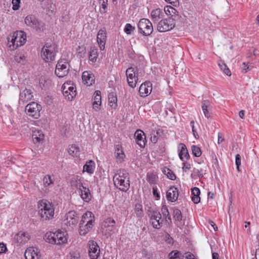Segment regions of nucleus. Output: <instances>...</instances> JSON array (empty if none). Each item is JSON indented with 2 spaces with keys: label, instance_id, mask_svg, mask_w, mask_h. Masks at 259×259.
<instances>
[{
  "label": "nucleus",
  "instance_id": "49530a36",
  "mask_svg": "<svg viewBox=\"0 0 259 259\" xmlns=\"http://www.w3.org/2000/svg\"><path fill=\"white\" fill-rule=\"evenodd\" d=\"M165 13L167 15H170L171 16H175L178 11L177 10L171 6H166L164 8Z\"/></svg>",
  "mask_w": 259,
  "mask_h": 259
},
{
  "label": "nucleus",
  "instance_id": "5701e85b",
  "mask_svg": "<svg viewBox=\"0 0 259 259\" xmlns=\"http://www.w3.org/2000/svg\"><path fill=\"white\" fill-rule=\"evenodd\" d=\"M179 151V156L182 161L188 160L190 158V155L186 145L183 143L179 144L178 146Z\"/></svg>",
  "mask_w": 259,
  "mask_h": 259
},
{
  "label": "nucleus",
  "instance_id": "f8f14e48",
  "mask_svg": "<svg viewBox=\"0 0 259 259\" xmlns=\"http://www.w3.org/2000/svg\"><path fill=\"white\" fill-rule=\"evenodd\" d=\"M69 70V64L67 62H63L62 60L58 62L55 73L59 77L66 76Z\"/></svg>",
  "mask_w": 259,
  "mask_h": 259
},
{
  "label": "nucleus",
  "instance_id": "20e7f679",
  "mask_svg": "<svg viewBox=\"0 0 259 259\" xmlns=\"http://www.w3.org/2000/svg\"><path fill=\"white\" fill-rule=\"evenodd\" d=\"M8 41L11 42L10 47L13 46V49H16L18 47L22 46L26 42V35L22 31H17L14 32L12 36L11 40L8 37Z\"/></svg>",
  "mask_w": 259,
  "mask_h": 259
},
{
  "label": "nucleus",
  "instance_id": "4468645a",
  "mask_svg": "<svg viewBox=\"0 0 259 259\" xmlns=\"http://www.w3.org/2000/svg\"><path fill=\"white\" fill-rule=\"evenodd\" d=\"M26 113L29 116L37 119L39 117V107L38 104L35 102H31L25 107Z\"/></svg>",
  "mask_w": 259,
  "mask_h": 259
},
{
  "label": "nucleus",
  "instance_id": "79ce46f5",
  "mask_svg": "<svg viewBox=\"0 0 259 259\" xmlns=\"http://www.w3.org/2000/svg\"><path fill=\"white\" fill-rule=\"evenodd\" d=\"M218 65L220 67V68H221V69L223 71V72L228 75V76H231V71L230 70V69H229V68L227 67V66L226 65V64L223 62V61H220L218 63Z\"/></svg>",
  "mask_w": 259,
  "mask_h": 259
},
{
  "label": "nucleus",
  "instance_id": "473e14b6",
  "mask_svg": "<svg viewBox=\"0 0 259 259\" xmlns=\"http://www.w3.org/2000/svg\"><path fill=\"white\" fill-rule=\"evenodd\" d=\"M70 183L72 187L77 189L78 191L83 187L82 180H81V178H79L78 177L72 178Z\"/></svg>",
  "mask_w": 259,
  "mask_h": 259
},
{
  "label": "nucleus",
  "instance_id": "de8ad7c7",
  "mask_svg": "<svg viewBox=\"0 0 259 259\" xmlns=\"http://www.w3.org/2000/svg\"><path fill=\"white\" fill-rule=\"evenodd\" d=\"M169 259H182L181 253L177 250H174L168 254Z\"/></svg>",
  "mask_w": 259,
  "mask_h": 259
},
{
  "label": "nucleus",
  "instance_id": "0e129e2a",
  "mask_svg": "<svg viewBox=\"0 0 259 259\" xmlns=\"http://www.w3.org/2000/svg\"><path fill=\"white\" fill-rule=\"evenodd\" d=\"M153 194L154 196L159 199L160 198V195L157 192V188L156 187H153Z\"/></svg>",
  "mask_w": 259,
  "mask_h": 259
},
{
  "label": "nucleus",
  "instance_id": "9d476101",
  "mask_svg": "<svg viewBox=\"0 0 259 259\" xmlns=\"http://www.w3.org/2000/svg\"><path fill=\"white\" fill-rule=\"evenodd\" d=\"M64 223L67 226L73 228L78 223L79 215L74 210L69 211L65 215Z\"/></svg>",
  "mask_w": 259,
  "mask_h": 259
},
{
  "label": "nucleus",
  "instance_id": "7ed1b4c3",
  "mask_svg": "<svg viewBox=\"0 0 259 259\" xmlns=\"http://www.w3.org/2000/svg\"><path fill=\"white\" fill-rule=\"evenodd\" d=\"M24 22L27 26L31 27L38 33L43 32L46 29L45 23L39 20L33 15L27 16L25 18Z\"/></svg>",
  "mask_w": 259,
  "mask_h": 259
},
{
  "label": "nucleus",
  "instance_id": "0eeeda50",
  "mask_svg": "<svg viewBox=\"0 0 259 259\" xmlns=\"http://www.w3.org/2000/svg\"><path fill=\"white\" fill-rule=\"evenodd\" d=\"M56 51L55 45L46 44L41 49V54L46 62H50L55 59Z\"/></svg>",
  "mask_w": 259,
  "mask_h": 259
},
{
  "label": "nucleus",
  "instance_id": "13d9d810",
  "mask_svg": "<svg viewBox=\"0 0 259 259\" xmlns=\"http://www.w3.org/2000/svg\"><path fill=\"white\" fill-rule=\"evenodd\" d=\"M183 257H185V259H197L195 256L190 252H186Z\"/></svg>",
  "mask_w": 259,
  "mask_h": 259
},
{
  "label": "nucleus",
  "instance_id": "f03ea898",
  "mask_svg": "<svg viewBox=\"0 0 259 259\" xmlns=\"http://www.w3.org/2000/svg\"><path fill=\"white\" fill-rule=\"evenodd\" d=\"M46 242L52 244L61 245L67 242V239L65 233L61 231H57L55 233L47 232L44 237Z\"/></svg>",
  "mask_w": 259,
  "mask_h": 259
},
{
  "label": "nucleus",
  "instance_id": "338daca9",
  "mask_svg": "<svg viewBox=\"0 0 259 259\" xmlns=\"http://www.w3.org/2000/svg\"><path fill=\"white\" fill-rule=\"evenodd\" d=\"M169 171H170V169L167 167H164L162 170L163 173L166 175H167V173L169 172Z\"/></svg>",
  "mask_w": 259,
  "mask_h": 259
},
{
  "label": "nucleus",
  "instance_id": "dca6fc26",
  "mask_svg": "<svg viewBox=\"0 0 259 259\" xmlns=\"http://www.w3.org/2000/svg\"><path fill=\"white\" fill-rule=\"evenodd\" d=\"M89 254L91 259H97L100 256V249L96 242L90 241L89 242Z\"/></svg>",
  "mask_w": 259,
  "mask_h": 259
},
{
  "label": "nucleus",
  "instance_id": "a19ab883",
  "mask_svg": "<svg viewBox=\"0 0 259 259\" xmlns=\"http://www.w3.org/2000/svg\"><path fill=\"white\" fill-rule=\"evenodd\" d=\"M161 211L163 217L167 222H171V217L169 214L168 208L166 205H163L161 208Z\"/></svg>",
  "mask_w": 259,
  "mask_h": 259
},
{
  "label": "nucleus",
  "instance_id": "864d4df0",
  "mask_svg": "<svg viewBox=\"0 0 259 259\" xmlns=\"http://www.w3.org/2000/svg\"><path fill=\"white\" fill-rule=\"evenodd\" d=\"M190 126L192 128V131L193 133V135L195 139H197L199 138V135L197 134L196 131L195 130V122L193 120H192L190 123Z\"/></svg>",
  "mask_w": 259,
  "mask_h": 259
},
{
  "label": "nucleus",
  "instance_id": "6e6d98bb",
  "mask_svg": "<svg viewBox=\"0 0 259 259\" xmlns=\"http://www.w3.org/2000/svg\"><path fill=\"white\" fill-rule=\"evenodd\" d=\"M241 156L239 154H237L235 156V163L236 165V168L238 171H240L239 167L241 165Z\"/></svg>",
  "mask_w": 259,
  "mask_h": 259
},
{
  "label": "nucleus",
  "instance_id": "774afa93",
  "mask_svg": "<svg viewBox=\"0 0 259 259\" xmlns=\"http://www.w3.org/2000/svg\"><path fill=\"white\" fill-rule=\"evenodd\" d=\"M255 259H259V249L256 250Z\"/></svg>",
  "mask_w": 259,
  "mask_h": 259
},
{
  "label": "nucleus",
  "instance_id": "a211bd4d",
  "mask_svg": "<svg viewBox=\"0 0 259 259\" xmlns=\"http://www.w3.org/2000/svg\"><path fill=\"white\" fill-rule=\"evenodd\" d=\"M134 136L136 143L141 148L145 147L146 143V139L144 133L140 130H138L135 132Z\"/></svg>",
  "mask_w": 259,
  "mask_h": 259
},
{
  "label": "nucleus",
  "instance_id": "c756f323",
  "mask_svg": "<svg viewBox=\"0 0 259 259\" xmlns=\"http://www.w3.org/2000/svg\"><path fill=\"white\" fill-rule=\"evenodd\" d=\"M164 16V13L160 9H156L152 11L151 16L154 23L157 22Z\"/></svg>",
  "mask_w": 259,
  "mask_h": 259
},
{
  "label": "nucleus",
  "instance_id": "b1692460",
  "mask_svg": "<svg viewBox=\"0 0 259 259\" xmlns=\"http://www.w3.org/2000/svg\"><path fill=\"white\" fill-rule=\"evenodd\" d=\"M114 154L117 163H121L124 161L125 155L121 145H116L115 146Z\"/></svg>",
  "mask_w": 259,
  "mask_h": 259
},
{
  "label": "nucleus",
  "instance_id": "39448f33",
  "mask_svg": "<svg viewBox=\"0 0 259 259\" xmlns=\"http://www.w3.org/2000/svg\"><path fill=\"white\" fill-rule=\"evenodd\" d=\"M138 27L139 32L145 36L150 35L153 31L151 22L145 18L140 19L138 24Z\"/></svg>",
  "mask_w": 259,
  "mask_h": 259
},
{
  "label": "nucleus",
  "instance_id": "f704fd0d",
  "mask_svg": "<svg viewBox=\"0 0 259 259\" xmlns=\"http://www.w3.org/2000/svg\"><path fill=\"white\" fill-rule=\"evenodd\" d=\"M43 183L46 187H52L54 184L55 177L52 175H46L43 178Z\"/></svg>",
  "mask_w": 259,
  "mask_h": 259
},
{
  "label": "nucleus",
  "instance_id": "423d86ee",
  "mask_svg": "<svg viewBox=\"0 0 259 259\" xmlns=\"http://www.w3.org/2000/svg\"><path fill=\"white\" fill-rule=\"evenodd\" d=\"M115 221L111 218L105 219L102 224V232L107 237L110 236L114 232Z\"/></svg>",
  "mask_w": 259,
  "mask_h": 259
},
{
  "label": "nucleus",
  "instance_id": "603ef678",
  "mask_svg": "<svg viewBox=\"0 0 259 259\" xmlns=\"http://www.w3.org/2000/svg\"><path fill=\"white\" fill-rule=\"evenodd\" d=\"M99 3L101 5L102 9L100 10L101 13H105L106 12V9L108 5V0H99Z\"/></svg>",
  "mask_w": 259,
  "mask_h": 259
},
{
  "label": "nucleus",
  "instance_id": "e2e57ef3",
  "mask_svg": "<svg viewBox=\"0 0 259 259\" xmlns=\"http://www.w3.org/2000/svg\"><path fill=\"white\" fill-rule=\"evenodd\" d=\"M7 249L6 246L4 243H0V253H4Z\"/></svg>",
  "mask_w": 259,
  "mask_h": 259
},
{
  "label": "nucleus",
  "instance_id": "37998d69",
  "mask_svg": "<svg viewBox=\"0 0 259 259\" xmlns=\"http://www.w3.org/2000/svg\"><path fill=\"white\" fill-rule=\"evenodd\" d=\"M157 177L153 172L147 174V180L150 184H155L157 181Z\"/></svg>",
  "mask_w": 259,
  "mask_h": 259
},
{
  "label": "nucleus",
  "instance_id": "c03bdc74",
  "mask_svg": "<svg viewBox=\"0 0 259 259\" xmlns=\"http://www.w3.org/2000/svg\"><path fill=\"white\" fill-rule=\"evenodd\" d=\"M117 175V178L118 179H122L125 180H130L129 174L128 172L125 169H121L119 171Z\"/></svg>",
  "mask_w": 259,
  "mask_h": 259
},
{
  "label": "nucleus",
  "instance_id": "2f4dec72",
  "mask_svg": "<svg viewBox=\"0 0 259 259\" xmlns=\"http://www.w3.org/2000/svg\"><path fill=\"white\" fill-rule=\"evenodd\" d=\"M32 140L35 144L40 143L44 141V135L41 131H34L32 134Z\"/></svg>",
  "mask_w": 259,
  "mask_h": 259
},
{
  "label": "nucleus",
  "instance_id": "8fccbe9b",
  "mask_svg": "<svg viewBox=\"0 0 259 259\" xmlns=\"http://www.w3.org/2000/svg\"><path fill=\"white\" fill-rule=\"evenodd\" d=\"M174 218L176 221L179 222L182 220V214L180 210L179 209L174 210Z\"/></svg>",
  "mask_w": 259,
  "mask_h": 259
},
{
  "label": "nucleus",
  "instance_id": "72a5a7b5",
  "mask_svg": "<svg viewBox=\"0 0 259 259\" xmlns=\"http://www.w3.org/2000/svg\"><path fill=\"white\" fill-rule=\"evenodd\" d=\"M192 200L195 204L198 203L200 201V197L199 195L200 194V191L197 187H194L192 189Z\"/></svg>",
  "mask_w": 259,
  "mask_h": 259
},
{
  "label": "nucleus",
  "instance_id": "f257e3e1",
  "mask_svg": "<svg viewBox=\"0 0 259 259\" xmlns=\"http://www.w3.org/2000/svg\"><path fill=\"white\" fill-rule=\"evenodd\" d=\"M38 213L40 217L45 220L52 219L54 215V205L46 200L38 202Z\"/></svg>",
  "mask_w": 259,
  "mask_h": 259
},
{
  "label": "nucleus",
  "instance_id": "58836bf2",
  "mask_svg": "<svg viewBox=\"0 0 259 259\" xmlns=\"http://www.w3.org/2000/svg\"><path fill=\"white\" fill-rule=\"evenodd\" d=\"M209 106L210 102L208 100H204L201 105L202 109L204 114L207 118H209L210 116V114L207 110V108L209 107Z\"/></svg>",
  "mask_w": 259,
  "mask_h": 259
},
{
  "label": "nucleus",
  "instance_id": "a18cd8bd",
  "mask_svg": "<svg viewBox=\"0 0 259 259\" xmlns=\"http://www.w3.org/2000/svg\"><path fill=\"white\" fill-rule=\"evenodd\" d=\"M191 150H192V154L195 157H199L201 155V154H202L201 150L200 148V147H199L198 146H196V145H192L191 146Z\"/></svg>",
  "mask_w": 259,
  "mask_h": 259
},
{
  "label": "nucleus",
  "instance_id": "412c9836",
  "mask_svg": "<svg viewBox=\"0 0 259 259\" xmlns=\"http://www.w3.org/2000/svg\"><path fill=\"white\" fill-rule=\"evenodd\" d=\"M33 98V93L31 90L25 89L20 93L19 102L23 104L31 100Z\"/></svg>",
  "mask_w": 259,
  "mask_h": 259
},
{
  "label": "nucleus",
  "instance_id": "a878e982",
  "mask_svg": "<svg viewBox=\"0 0 259 259\" xmlns=\"http://www.w3.org/2000/svg\"><path fill=\"white\" fill-rule=\"evenodd\" d=\"M24 255L26 259H39V258L38 249L34 247L27 248Z\"/></svg>",
  "mask_w": 259,
  "mask_h": 259
},
{
  "label": "nucleus",
  "instance_id": "c9c22d12",
  "mask_svg": "<svg viewBox=\"0 0 259 259\" xmlns=\"http://www.w3.org/2000/svg\"><path fill=\"white\" fill-rule=\"evenodd\" d=\"M109 105L113 109H116L117 107V97L114 93H110L108 94Z\"/></svg>",
  "mask_w": 259,
  "mask_h": 259
},
{
  "label": "nucleus",
  "instance_id": "052dcab7",
  "mask_svg": "<svg viewBox=\"0 0 259 259\" xmlns=\"http://www.w3.org/2000/svg\"><path fill=\"white\" fill-rule=\"evenodd\" d=\"M165 1L175 7L178 6L179 4V0H165Z\"/></svg>",
  "mask_w": 259,
  "mask_h": 259
},
{
  "label": "nucleus",
  "instance_id": "bb28decb",
  "mask_svg": "<svg viewBox=\"0 0 259 259\" xmlns=\"http://www.w3.org/2000/svg\"><path fill=\"white\" fill-rule=\"evenodd\" d=\"M78 191L80 197L84 202H89L91 200L92 195L89 188L83 186Z\"/></svg>",
  "mask_w": 259,
  "mask_h": 259
},
{
  "label": "nucleus",
  "instance_id": "aec40b11",
  "mask_svg": "<svg viewBox=\"0 0 259 259\" xmlns=\"http://www.w3.org/2000/svg\"><path fill=\"white\" fill-rule=\"evenodd\" d=\"M93 108L98 112L100 109L101 106V96L100 91H96L94 94L92 99Z\"/></svg>",
  "mask_w": 259,
  "mask_h": 259
},
{
  "label": "nucleus",
  "instance_id": "e433bc0d",
  "mask_svg": "<svg viewBox=\"0 0 259 259\" xmlns=\"http://www.w3.org/2000/svg\"><path fill=\"white\" fill-rule=\"evenodd\" d=\"M95 162L90 160L86 162V163L83 166V171H87L88 173L90 174H92L95 170Z\"/></svg>",
  "mask_w": 259,
  "mask_h": 259
},
{
  "label": "nucleus",
  "instance_id": "cd10ccee",
  "mask_svg": "<svg viewBox=\"0 0 259 259\" xmlns=\"http://www.w3.org/2000/svg\"><path fill=\"white\" fill-rule=\"evenodd\" d=\"M82 79L84 84L88 86L92 85L95 83V77L89 71H84L82 74Z\"/></svg>",
  "mask_w": 259,
  "mask_h": 259
},
{
  "label": "nucleus",
  "instance_id": "2eb2a0df",
  "mask_svg": "<svg viewBox=\"0 0 259 259\" xmlns=\"http://www.w3.org/2000/svg\"><path fill=\"white\" fill-rule=\"evenodd\" d=\"M114 185L120 191L126 192L130 188V180L117 178V175H115L113 178Z\"/></svg>",
  "mask_w": 259,
  "mask_h": 259
},
{
  "label": "nucleus",
  "instance_id": "f3484780",
  "mask_svg": "<svg viewBox=\"0 0 259 259\" xmlns=\"http://www.w3.org/2000/svg\"><path fill=\"white\" fill-rule=\"evenodd\" d=\"M152 90V83L150 81H146L140 85L139 90V94L141 97H147L151 93Z\"/></svg>",
  "mask_w": 259,
  "mask_h": 259
},
{
  "label": "nucleus",
  "instance_id": "5fc2aeb1",
  "mask_svg": "<svg viewBox=\"0 0 259 259\" xmlns=\"http://www.w3.org/2000/svg\"><path fill=\"white\" fill-rule=\"evenodd\" d=\"M158 133L157 132L154 131L152 132L151 137V141L153 143H156L158 140Z\"/></svg>",
  "mask_w": 259,
  "mask_h": 259
},
{
  "label": "nucleus",
  "instance_id": "4d7b16f0",
  "mask_svg": "<svg viewBox=\"0 0 259 259\" xmlns=\"http://www.w3.org/2000/svg\"><path fill=\"white\" fill-rule=\"evenodd\" d=\"M12 3L13 5V9L14 10H17L20 7V0H12Z\"/></svg>",
  "mask_w": 259,
  "mask_h": 259
},
{
  "label": "nucleus",
  "instance_id": "4be33fe9",
  "mask_svg": "<svg viewBox=\"0 0 259 259\" xmlns=\"http://www.w3.org/2000/svg\"><path fill=\"white\" fill-rule=\"evenodd\" d=\"M30 239V235L27 232L20 231L14 237V240L18 243L23 244Z\"/></svg>",
  "mask_w": 259,
  "mask_h": 259
},
{
  "label": "nucleus",
  "instance_id": "6ab92c4d",
  "mask_svg": "<svg viewBox=\"0 0 259 259\" xmlns=\"http://www.w3.org/2000/svg\"><path fill=\"white\" fill-rule=\"evenodd\" d=\"M166 196L168 201H176L179 197L178 189L175 186L170 187L166 192Z\"/></svg>",
  "mask_w": 259,
  "mask_h": 259
},
{
  "label": "nucleus",
  "instance_id": "09e8293b",
  "mask_svg": "<svg viewBox=\"0 0 259 259\" xmlns=\"http://www.w3.org/2000/svg\"><path fill=\"white\" fill-rule=\"evenodd\" d=\"M98 57L97 50L96 49H93L91 51L89 55V60L93 62L96 61Z\"/></svg>",
  "mask_w": 259,
  "mask_h": 259
},
{
  "label": "nucleus",
  "instance_id": "ea45409f",
  "mask_svg": "<svg viewBox=\"0 0 259 259\" xmlns=\"http://www.w3.org/2000/svg\"><path fill=\"white\" fill-rule=\"evenodd\" d=\"M15 60L22 65L25 64L26 62V58L25 55L22 53H19L15 55Z\"/></svg>",
  "mask_w": 259,
  "mask_h": 259
},
{
  "label": "nucleus",
  "instance_id": "3c124183",
  "mask_svg": "<svg viewBox=\"0 0 259 259\" xmlns=\"http://www.w3.org/2000/svg\"><path fill=\"white\" fill-rule=\"evenodd\" d=\"M135 30V27L130 23L126 24L124 28V31L127 34H131Z\"/></svg>",
  "mask_w": 259,
  "mask_h": 259
},
{
  "label": "nucleus",
  "instance_id": "1a4fd4ad",
  "mask_svg": "<svg viewBox=\"0 0 259 259\" xmlns=\"http://www.w3.org/2000/svg\"><path fill=\"white\" fill-rule=\"evenodd\" d=\"M175 26V23L172 19H164L160 20L157 25L159 32H163L169 31Z\"/></svg>",
  "mask_w": 259,
  "mask_h": 259
},
{
  "label": "nucleus",
  "instance_id": "9b49d317",
  "mask_svg": "<svg viewBox=\"0 0 259 259\" xmlns=\"http://www.w3.org/2000/svg\"><path fill=\"white\" fill-rule=\"evenodd\" d=\"M62 88L63 96L67 100L71 101L76 97V91L73 85L64 83Z\"/></svg>",
  "mask_w": 259,
  "mask_h": 259
},
{
  "label": "nucleus",
  "instance_id": "680f3d73",
  "mask_svg": "<svg viewBox=\"0 0 259 259\" xmlns=\"http://www.w3.org/2000/svg\"><path fill=\"white\" fill-rule=\"evenodd\" d=\"M167 178L171 180H174L176 178V176L175 175V174L173 172L172 170H170V171L169 172L167 173L166 175Z\"/></svg>",
  "mask_w": 259,
  "mask_h": 259
},
{
  "label": "nucleus",
  "instance_id": "69168bd1",
  "mask_svg": "<svg viewBox=\"0 0 259 259\" xmlns=\"http://www.w3.org/2000/svg\"><path fill=\"white\" fill-rule=\"evenodd\" d=\"M212 259H219V255L217 252H213L212 254Z\"/></svg>",
  "mask_w": 259,
  "mask_h": 259
},
{
  "label": "nucleus",
  "instance_id": "c85d7f7f",
  "mask_svg": "<svg viewBox=\"0 0 259 259\" xmlns=\"http://www.w3.org/2000/svg\"><path fill=\"white\" fill-rule=\"evenodd\" d=\"M94 225V224H91L89 222L88 224L80 223L79 229V234L81 236H85L92 229Z\"/></svg>",
  "mask_w": 259,
  "mask_h": 259
},
{
  "label": "nucleus",
  "instance_id": "6e6552de",
  "mask_svg": "<svg viewBox=\"0 0 259 259\" xmlns=\"http://www.w3.org/2000/svg\"><path fill=\"white\" fill-rule=\"evenodd\" d=\"M150 223L153 227L156 229H160L163 225V220L161 218V213L157 210L149 211Z\"/></svg>",
  "mask_w": 259,
  "mask_h": 259
},
{
  "label": "nucleus",
  "instance_id": "bf43d9fd",
  "mask_svg": "<svg viewBox=\"0 0 259 259\" xmlns=\"http://www.w3.org/2000/svg\"><path fill=\"white\" fill-rule=\"evenodd\" d=\"M183 166L182 167L183 171L186 172L187 170H189L191 168V165L190 163L187 162L183 163Z\"/></svg>",
  "mask_w": 259,
  "mask_h": 259
},
{
  "label": "nucleus",
  "instance_id": "ddd939ff",
  "mask_svg": "<svg viewBox=\"0 0 259 259\" xmlns=\"http://www.w3.org/2000/svg\"><path fill=\"white\" fill-rule=\"evenodd\" d=\"M125 74L129 86L135 88L139 79L138 76L136 75L135 68L132 67L128 68L125 71Z\"/></svg>",
  "mask_w": 259,
  "mask_h": 259
},
{
  "label": "nucleus",
  "instance_id": "393cba45",
  "mask_svg": "<svg viewBox=\"0 0 259 259\" xmlns=\"http://www.w3.org/2000/svg\"><path fill=\"white\" fill-rule=\"evenodd\" d=\"M97 39L100 50H104L106 40V35L105 30L101 29L99 31Z\"/></svg>",
  "mask_w": 259,
  "mask_h": 259
},
{
  "label": "nucleus",
  "instance_id": "4c0bfd02",
  "mask_svg": "<svg viewBox=\"0 0 259 259\" xmlns=\"http://www.w3.org/2000/svg\"><path fill=\"white\" fill-rule=\"evenodd\" d=\"M68 152L72 156L77 157L79 155V148L75 145H72L69 147Z\"/></svg>",
  "mask_w": 259,
  "mask_h": 259
},
{
  "label": "nucleus",
  "instance_id": "7c9ffc66",
  "mask_svg": "<svg viewBox=\"0 0 259 259\" xmlns=\"http://www.w3.org/2000/svg\"><path fill=\"white\" fill-rule=\"evenodd\" d=\"M88 222L91 224L95 223L94 215L91 211H87L82 215L80 223L88 224Z\"/></svg>",
  "mask_w": 259,
  "mask_h": 259
}]
</instances>
